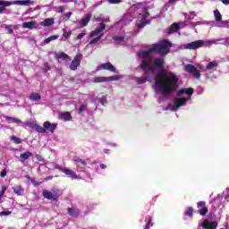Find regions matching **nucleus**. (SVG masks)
Here are the masks:
<instances>
[{
    "mask_svg": "<svg viewBox=\"0 0 229 229\" xmlns=\"http://www.w3.org/2000/svg\"><path fill=\"white\" fill-rule=\"evenodd\" d=\"M13 30H19V25H13Z\"/></svg>",
    "mask_w": 229,
    "mask_h": 229,
    "instance_id": "nucleus-61",
    "label": "nucleus"
},
{
    "mask_svg": "<svg viewBox=\"0 0 229 229\" xmlns=\"http://www.w3.org/2000/svg\"><path fill=\"white\" fill-rule=\"evenodd\" d=\"M214 17L216 22L215 25L216 28H226V26L228 25V21H223V16L221 15L219 10L214 11Z\"/></svg>",
    "mask_w": 229,
    "mask_h": 229,
    "instance_id": "nucleus-9",
    "label": "nucleus"
},
{
    "mask_svg": "<svg viewBox=\"0 0 229 229\" xmlns=\"http://www.w3.org/2000/svg\"><path fill=\"white\" fill-rule=\"evenodd\" d=\"M114 40L116 44H121L122 46L128 44L123 36H114Z\"/></svg>",
    "mask_w": 229,
    "mask_h": 229,
    "instance_id": "nucleus-28",
    "label": "nucleus"
},
{
    "mask_svg": "<svg viewBox=\"0 0 229 229\" xmlns=\"http://www.w3.org/2000/svg\"><path fill=\"white\" fill-rule=\"evenodd\" d=\"M216 67H217V62L213 61L207 64L206 69L208 71H214V69H216Z\"/></svg>",
    "mask_w": 229,
    "mask_h": 229,
    "instance_id": "nucleus-34",
    "label": "nucleus"
},
{
    "mask_svg": "<svg viewBox=\"0 0 229 229\" xmlns=\"http://www.w3.org/2000/svg\"><path fill=\"white\" fill-rule=\"evenodd\" d=\"M12 214V211H2L0 213V216H10Z\"/></svg>",
    "mask_w": 229,
    "mask_h": 229,
    "instance_id": "nucleus-53",
    "label": "nucleus"
},
{
    "mask_svg": "<svg viewBox=\"0 0 229 229\" xmlns=\"http://www.w3.org/2000/svg\"><path fill=\"white\" fill-rule=\"evenodd\" d=\"M31 12H33V10H32V9H29V10H27V13H31Z\"/></svg>",
    "mask_w": 229,
    "mask_h": 229,
    "instance_id": "nucleus-63",
    "label": "nucleus"
},
{
    "mask_svg": "<svg viewBox=\"0 0 229 229\" xmlns=\"http://www.w3.org/2000/svg\"><path fill=\"white\" fill-rule=\"evenodd\" d=\"M100 168H101V169H106V165L101 164V165H100Z\"/></svg>",
    "mask_w": 229,
    "mask_h": 229,
    "instance_id": "nucleus-59",
    "label": "nucleus"
},
{
    "mask_svg": "<svg viewBox=\"0 0 229 229\" xmlns=\"http://www.w3.org/2000/svg\"><path fill=\"white\" fill-rule=\"evenodd\" d=\"M3 12H4V8L0 7V13H3Z\"/></svg>",
    "mask_w": 229,
    "mask_h": 229,
    "instance_id": "nucleus-62",
    "label": "nucleus"
},
{
    "mask_svg": "<svg viewBox=\"0 0 229 229\" xmlns=\"http://www.w3.org/2000/svg\"><path fill=\"white\" fill-rule=\"evenodd\" d=\"M41 98L42 97L39 95V93H31L29 97V99L30 101H40Z\"/></svg>",
    "mask_w": 229,
    "mask_h": 229,
    "instance_id": "nucleus-32",
    "label": "nucleus"
},
{
    "mask_svg": "<svg viewBox=\"0 0 229 229\" xmlns=\"http://www.w3.org/2000/svg\"><path fill=\"white\" fill-rule=\"evenodd\" d=\"M4 30L7 31V33L12 35V33H13V25H5Z\"/></svg>",
    "mask_w": 229,
    "mask_h": 229,
    "instance_id": "nucleus-41",
    "label": "nucleus"
},
{
    "mask_svg": "<svg viewBox=\"0 0 229 229\" xmlns=\"http://www.w3.org/2000/svg\"><path fill=\"white\" fill-rule=\"evenodd\" d=\"M71 15H72V13H65L66 19H71Z\"/></svg>",
    "mask_w": 229,
    "mask_h": 229,
    "instance_id": "nucleus-56",
    "label": "nucleus"
},
{
    "mask_svg": "<svg viewBox=\"0 0 229 229\" xmlns=\"http://www.w3.org/2000/svg\"><path fill=\"white\" fill-rule=\"evenodd\" d=\"M45 180H46L47 182L49 181V180H53V176H51V175L47 176Z\"/></svg>",
    "mask_w": 229,
    "mask_h": 229,
    "instance_id": "nucleus-58",
    "label": "nucleus"
},
{
    "mask_svg": "<svg viewBox=\"0 0 229 229\" xmlns=\"http://www.w3.org/2000/svg\"><path fill=\"white\" fill-rule=\"evenodd\" d=\"M222 3H223L224 4H229V0H222Z\"/></svg>",
    "mask_w": 229,
    "mask_h": 229,
    "instance_id": "nucleus-60",
    "label": "nucleus"
},
{
    "mask_svg": "<svg viewBox=\"0 0 229 229\" xmlns=\"http://www.w3.org/2000/svg\"><path fill=\"white\" fill-rule=\"evenodd\" d=\"M105 28H106V25L105 23H100L96 30L89 33V37L92 38V40L89 41V46H92V44H98V42L103 38V35H105Z\"/></svg>",
    "mask_w": 229,
    "mask_h": 229,
    "instance_id": "nucleus-4",
    "label": "nucleus"
},
{
    "mask_svg": "<svg viewBox=\"0 0 229 229\" xmlns=\"http://www.w3.org/2000/svg\"><path fill=\"white\" fill-rule=\"evenodd\" d=\"M83 37H85V33H81L77 36V38L75 39L76 40H81V38H83Z\"/></svg>",
    "mask_w": 229,
    "mask_h": 229,
    "instance_id": "nucleus-54",
    "label": "nucleus"
},
{
    "mask_svg": "<svg viewBox=\"0 0 229 229\" xmlns=\"http://www.w3.org/2000/svg\"><path fill=\"white\" fill-rule=\"evenodd\" d=\"M6 189H8V187L6 186L2 187V190L0 191V199L4 196V192H6Z\"/></svg>",
    "mask_w": 229,
    "mask_h": 229,
    "instance_id": "nucleus-47",
    "label": "nucleus"
},
{
    "mask_svg": "<svg viewBox=\"0 0 229 229\" xmlns=\"http://www.w3.org/2000/svg\"><path fill=\"white\" fill-rule=\"evenodd\" d=\"M81 54H78L74 59L72 60V64H70L71 71H76L78 67H80V64H81Z\"/></svg>",
    "mask_w": 229,
    "mask_h": 229,
    "instance_id": "nucleus-14",
    "label": "nucleus"
},
{
    "mask_svg": "<svg viewBox=\"0 0 229 229\" xmlns=\"http://www.w3.org/2000/svg\"><path fill=\"white\" fill-rule=\"evenodd\" d=\"M45 69L46 71H49L51 69V67L49 66V64L47 63L45 64Z\"/></svg>",
    "mask_w": 229,
    "mask_h": 229,
    "instance_id": "nucleus-55",
    "label": "nucleus"
},
{
    "mask_svg": "<svg viewBox=\"0 0 229 229\" xmlns=\"http://www.w3.org/2000/svg\"><path fill=\"white\" fill-rule=\"evenodd\" d=\"M109 4H119V3H122L123 0H107Z\"/></svg>",
    "mask_w": 229,
    "mask_h": 229,
    "instance_id": "nucleus-48",
    "label": "nucleus"
},
{
    "mask_svg": "<svg viewBox=\"0 0 229 229\" xmlns=\"http://www.w3.org/2000/svg\"><path fill=\"white\" fill-rule=\"evenodd\" d=\"M30 157H33V153H31L30 151L20 154L21 160H28V158H30Z\"/></svg>",
    "mask_w": 229,
    "mask_h": 229,
    "instance_id": "nucleus-33",
    "label": "nucleus"
},
{
    "mask_svg": "<svg viewBox=\"0 0 229 229\" xmlns=\"http://www.w3.org/2000/svg\"><path fill=\"white\" fill-rule=\"evenodd\" d=\"M187 23L181 21L179 23H174L170 28L168 33H176L178 30H182V28H185Z\"/></svg>",
    "mask_w": 229,
    "mask_h": 229,
    "instance_id": "nucleus-15",
    "label": "nucleus"
},
{
    "mask_svg": "<svg viewBox=\"0 0 229 229\" xmlns=\"http://www.w3.org/2000/svg\"><path fill=\"white\" fill-rule=\"evenodd\" d=\"M56 12H57V13H62L65 12V6H64V5L59 6L56 9Z\"/></svg>",
    "mask_w": 229,
    "mask_h": 229,
    "instance_id": "nucleus-49",
    "label": "nucleus"
},
{
    "mask_svg": "<svg viewBox=\"0 0 229 229\" xmlns=\"http://www.w3.org/2000/svg\"><path fill=\"white\" fill-rule=\"evenodd\" d=\"M194 214V208L192 207H189L185 211L184 216H188V217H192Z\"/></svg>",
    "mask_w": 229,
    "mask_h": 229,
    "instance_id": "nucleus-36",
    "label": "nucleus"
},
{
    "mask_svg": "<svg viewBox=\"0 0 229 229\" xmlns=\"http://www.w3.org/2000/svg\"><path fill=\"white\" fill-rule=\"evenodd\" d=\"M71 35H72L71 30L67 31V30H64V34H63L64 38H69V37H71Z\"/></svg>",
    "mask_w": 229,
    "mask_h": 229,
    "instance_id": "nucleus-46",
    "label": "nucleus"
},
{
    "mask_svg": "<svg viewBox=\"0 0 229 229\" xmlns=\"http://www.w3.org/2000/svg\"><path fill=\"white\" fill-rule=\"evenodd\" d=\"M37 26V21H26L22 24V28L27 30H33Z\"/></svg>",
    "mask_w": 229,
    "mask_h": 229,
    "instance_id": "nucleus-27",
    "label": "nucleus"
},
{
    "mask_svg": "<svg viewBox=\"0 0 229 229\" xmlns=\"http://www.w3.org/2000/svg\"><path fill=\"white\" fill-rule=\"evenodd\" d=\"M92 18V14H88L81 21H78L80 28H85L89 22H90V19Z\"/></svg>",
    "mask_w": 229,
    "mask_h": 229,
    "instance_id": "nucleus-21",
    "label": "nucleus"
},
{
    "mask_svg": "<svg viewBox=\"0 0 229 229\" xmlns=\"http://www.w3.org/2000/svg\"><path fill=\"white\" fill-rule=\"evenodd\" d=\"M56 128H58V123H51L49 121H46L43 123V127L41 126L39 133H47V131H50V133H55Z\"/></svg>",
    "mask_w": 229,
    "mask_h": 229,
    "instance_id": "nucleus-8",
    "label": "nucleus"
},
{
    "mask_svg": "<svg viewBox=\"0 0 229 229\" xmlns=\"http://www.w3.org/2000/svg\"><path fill=\"white\" fill-rule=\"evenodd\" d=\"M14 3H15V1L8 2V1L0 0L1 6H12V4H15Z\"/></svg>",
    "mask_w": 229,
    "mask_h": 229,
    "instance_id": "nucleus-39",
    "label": "nucleus"
},
{
    "mask_svg": "<svg viewBox=\"0 0 229 229\" xmlns=\"http://www.w3.org/2000/svg\"><path fill=\"white\" fill-rule=\"evenodd\" d=\"M105 101H106V98H101V99H100V103H101V105L105 106Z\"/></svg>",
    "mask_w": 229,
    "mask_h": 229,
    "instance_id": "nucleus-57",
    "label": "nucleus"
},
{
    "mask_svg": "<svg viewBox=\"0 0 229 229\" xmlns=\"http://www.w3.org/2000/svg\"><path fill=\"white\" fill-rule=\"evenodd\" d=\"M124 78L123 75H114L110 77H94L91 81L93 83H108V81H119V80Z\"/></svg>",
    "mask_w": 229,
    "mask_h": 229,
    "instance_id": "nucleus-6",
    "label": "nucleus"
},
{
    "mask_svg": "<svg viewBox=\"0 0 229 229\" xmlns=\"http://www.w3.org/2000/svg\"><path fill=\"white\" fill-rule=\"evenodd\" d=\"M199 216H205L206 214H208V208H202L199 209Z\"/></svg>",
    "mask_w": 229,
    "mask_h": 229,
    "instance_id": "nucleus-40",
    "label": "nucleus"
},
{
    "mask_svg": "<svg viewBox=\"0 0 229 229\" xmlns=\"http://www.w3.org/2000/svg\"><path fill=\"white\" fill-rule=\"evenodd\" d=\"M11 140H13L14 142V144H21L22 143V140L21 139L17 138V136H12Z\"/></svg>",
    "mask_w": 229,
    "mask_h": 229,
    "instance_id": "nucleus-42",
    "label": "nucleus"
},
{
    "mask_svg": "<svg viewBox=\"0 0 229 229\" xmlns=\"http://www.w3.org/2000/svg\"><path fill=\"white\" fill-rule=\"evenodd\" d=\"M214 44H217V39H207V40H196L191 43L184 44L181 47V49H199V47H210V46H214Z\"/></svg>",
    "mask_w": 229,
    "mask_h": 229,
    "instance_id": "nucleus-3",
    "label": "nucleus"
},
{
    "mask_svg": "<svg viewBox=\"0 0 229 229\" xmlns=\"http://www.w3.org/2000/svg\"><path fill=\"white\" fill-rule=\"evenodd\" d=\"M138 15V20L136 21V26L138 28H144L146 24H149V13L148 9L142 6L140 4H134L131 7L129 13L125 14L119 21L118 26H124L129 24L133 21V16Z\"/></svg>",
    "mask_w": 229,
    "mask_h": 229,
    "instance_id": "nucleus-2",
    "label": "nucleus"
},
{
    "mask_svg": "<svg viewBox=\"0 0 229 229\" xmlns=\"http://www.w3.org/2000/svg\"><path fill=\"white\" fill-rule=\"evenodd\" d=\"M135 81L138 83V85H143V83H146V81H148V79L146 77H140L136 78Z\"/></svg>",
    "mask_w": 229,
    "mask_h": 229,
    "instance_id": "nucleus-38",
    "label": "nucleus"
},
{
    "mask_svg": "<svg viewBox=\"0 0 229 229\" xmlns=\"http://www.w3.org/2000/svg\"><path fill=\"white\" fill-rule=\"evenodd\" d=\"M171 43L167 40H163L157 45H152L147 51L140 50L138 52V56L141 60L140 68L148 74H156L157 69L159 72L157 73L155 81L157 87H171V85H178V76L173 72H169L162 68L164 65V58H155L154 53L159 55H167L169 53Z\"/></svg>",
    "mask_w": 229,
    "mask_h": 229,
    "instance_id": "nucleus-1",
    "label": "nucleus"
},
{
    "mask_svg": "<svg viewBox=\"0 0 229 229\" xmlns=\"http://www.w3.org/2000/svg\"><path fill=\"white\" fill-rule=\"evenodd\" d=\"M31 183L35 186V187H38V185H42V182H37L35 180H31Z\"/></svg>",
    "mask_w": 229,
    "mask_h": 229,
    "instance_id": "nucleus-51",
    "label": "nucleus"
},
{
    "mask_svg": "<svg viewBox=\"0 0 229 229\" xmlns=\"http://www.w3.org/2000/svg\"><path fill=\"white\" fill-rule=\"evenodd\" d=\"M13 191L14 194H17V196H23L24 194V188L21 185H16L15 187H13Z\"/></svg>",
    "mask_w": 229,
    "mask_h": 229,
    "instance_id": "nucleus-26",
    "label": "nucleus"
},
{
    "mask_svg": "<svg viewBox=\"0 0 229 229\" xmlns=\"http://www.w3.org/2000/svg\"><path fill=\"white\" fill-rule=\"evenodd\" d=\"M145 221H147V224H146L144 229H149V228H151V226H153L151 216H146Z\"/></svg>",
    "mask_w": 229,
    "mask_h": 229,
    "instance_id": "nucleus-35",
    "label": "nucleus"
},
{
    "mask_svg": "<svg viewBox=\"0 0 229 229\" xmlns=\"http://www.w3.org/2000/svg\"><path fill=\"white\" fill-rule=\"evenodd\" d=\"M73 162L76 164L77 167H81V165L85 167L87 165V162L80 157L73 158Z\"/></svg>",
    "mask_w": 229,
    "mask_h": 229,
    "instance_id": "nucleus-30",
    "label": "nucleus"
},
{
    "mask_svg": "<svg viewBox=\"0 0 229 229\" xmlns=\"http://www.w3.org/2000/svg\"><path fill=\"white\" fill-rule=\"evenodd\" d=\"M202 228L204 229H216L217 228V222H208V220H204L202 223Z\"/></svg>",
    "mask_w": 229,
    "mask_h": 229,
    "instance_id": "nucleus-19",
    "label": "nucleus"
},
{
    "mask_svg": "<svg viewBox=\"0 0 229 229\" xmlns=\"http://www.w3.org/2000/svg\"><path fill=\"white\" fill-rule=\"evenodd\" d=\"M208 21H199L195 22H191V28H196V26H208Z\"/></svg>",
    "mask_w": 229,
    "mask_h": 229,
    "instance_id": "nucleus-31",
    "label": "nucleus"
},
{
    "mask_svg": "<svg viewBox=\"0 0 229 229\" xmlns=\"http://www.w3.org/2000/svg\"><path fill=\"white\" fill-rule=\"evenodd\" d=\"M184 94H187V96H192V94H194V89L192 88H183L177 91L178 98H182V96H183Z\"/></svg>",
    "mask_w": 229,
    "mask_h": 229,
    "instance_id": "nucleus-16",
    "label": "nucleus"
},
{
    "mask_svg": "<svg viewBox=\"0 0 229 229\" xmlns=\"http://www.w3.org/2000/svg\"><path fill=\"white\" fill-rule=\"evenodd\" d=\"M4 119L9 124H21V123H22V121H21V119L14 118L12 116H4Z\"/></svg>",
    "mask_w": 229,
    "mask_h": 229,
    "instance_id": "nucleus-23",
    "label": "nucleus"
},
{
    "mask_svg": "<svg viewBox=\"0 0 229 229\" xmlns=\"http://www.w3.org/2000/svg\"><path fill=\"white\" fill-rule=\"evenodd\" d=\"M56 169L61 171V173H64L68 176V178H71L72 180H76L78 179V174H76V172L72 171V169H69L67 167H62V166H57Z\"/></svg>",
    "mask_w": 229,
    "mask_h": 229,
    "instance_id": "nucleus-12",
    "label": "nucleus"
},
{
    "mask_svg": "<svg viewBox=\"0 0 229 229\" xmlns=\"http://www.w3.org/2000/svg\"><path fill=\"white\" fill-rule=\"evenodd\" d=\"M95 21H97V22H108V20L103 18V16L95 17Z\"/></svg>",
    "mask_w": 229,
    "mask_h": 229,
    "instance_id": "nucleus-44",
    "label": "nucleus"
},
{
    "mask_svg": "<svg viewBox=\"0 0 229 229\" xmlns=\"http://www.w3.org/2000/svg\"><path fill=\"white\" fill-rule=\"evenodd\" d=\"M14 4H18V6H33V4H35V1H33V0H16V1H14Z\"/></svg>",
    "mask_w": 229,
    "mask_h": 229,
    "instance_id": "nucleus-18",
    "label": "nucleus"
},
{
    "mask_svg": "<svg viewBox=\"0 0 229 229\" xmlns=\"http://www.w3.org/2000/svg\"><path fill=\"white\" fill-rule=\"evenodd\" d=\"M7 174H8V172H6V169L2 170V172L0 174L1 178H4Z\"/></svg>",
    "mask_w": 229,
    "mask_h": 229,
    "instance_id": "nucleus-52",
    "label": "nucleus"
},
{
    "mask_svg": "<svg viewBox=\"0 0 229 229\" xmlns=\"http://www.w3.org/2000/svg\"><path fill=\"white\" fill-rule=\"evenodd\" d=\"M59 119H61V121H72V115H71V113L69 112H64V113H61L59 114Z\"/></svg>",
    "mask_w": 229,
    "mask_h": 229,
    "instance_id": "nucleus-24",
    "label": "nucleus"
},
{
    "mask_svg": "<svg viewBox=\"0 0 229 229\" xmlns=\"http://www.w3.org/2000/svg\"><path fill=\"white\" fill-rule=\"evenodd\" d=\"M196 17V13L194 12H190L189 13L185 14L186 21H192Z\"/></svg>",
    "mask_w": 229,
    "mask_h": 229,
    "instance_id": "nucleus-37",
    "label": "nucleus"
},
{
    "mask_svg": "<svg viewBox=\"0 0 229 229\" xmlns=\"http://www.w3.org/2000/svg\"><path fill=\"white\" fill-rule=\"evenodd\" d=\"M87 110V105H81L80 107H79V114H83V112H85Z\"/></svg>",
    "mask_w": 229,
    "mask_h": 229,
    "instance_id": "nucleus-45",
    "label": "nucleus"
},
{
    "mask_svg": "<svg viewBox=\"0 0 229 229\" xmlns=\"http://www.w3.org/2000/svg\"><path fill=\"white\" fill-rule=\"evenodd\" d=\"M43 197L46 198V199H51L53 201H56V199L60 198V191L58 190H52V191L44 190Z\"/></svg>",
    "mask_w": 229,
    "mask_h": 229,
    "instance_id": "nucleus-10",
    "label": "nucleus"
},
{
    "mask_svg": "<svg viewBox=\"0 0 229 229\" xmlns=\"http://www.w3.org/2000/svg\"><path fill=\"white\" fill-rule=\"evenodd\" d=\"M98 71H110V72H117V69L114 68V66L110 63L98 64L96 69V72H98Z\"/></svg>",
    "mask_w": 229,
    "mask_h": 229,
    "instance_id": "nucleus-11",
    "label": "nucleus"
},
{
    "mask_svg": "<svg viewBox=\"0 0 229 229\" xmlns=\"http://www.w3.org/2000/svg\"><path fill=\"white\" fill-rule=\"evenodd\" d=\"M191 99V97L188 98H174L172 99V102L174 103V106L172 107V110L174 112H176L181 106H185L187 105V102Z\"/></svg>",
    "mask_w": 229,
    "mask_h": 229,
    "instance_id": "nucleus-7",
    "label": "nucleus"
},
{
    "mask_svg": "<svg viewBox=\"0 0 229 229\" xmlns=\"http://www.w3.org/2000/svg\"><path fill=\"white\" fill-rule=\"evenodd\" d=\"M23 128H32L38 131V133H40L41 126L34 122H25Z\"/></svg>",
    "mask_w": 229,
    "mask_h": 229,
    "instance_id": "nucleus-17",
    "label": "nucleus"
},
{
    "mask_svg": "<svg viewBox=\"0 0 229 229\" xmlns=\"http://www.w3.org/2000/svg\"><path fill=\"white\" fill-rule=\"evenodd\" d=\"M184 71L186 72H189V74H191L193 78L199 80V78L201 77V73H199V71H203V65H201L200 64H197L196 66L192 64H186L184 66Z\"/></svg>",
    "mask_w": 229,
    "mask_h": 229,
    "instance_id": "nucleus-5",
    "label": "nucleus"
},
{
    "mask_svg": "<svg viewBox=\"0 0 229 229\" xmlns=\"http://www.w3.org/2000/svg\"><path fill=\"white\" fill-rule=\"evenodd\" d=\"M206 207H207V202H205V201L197 202V208H199V210L200 208H205Z\"/></svg>",
    "mask_w": 229,
    "mask_h": 229,
    "instance_id": "nucleus-43",
    "label": "nucleus"
},
{
    "mask_svg": "<svg viewBox=\"0 0 229 229\" xmlns=\"http://www.w3.org/2000/svg\"><path fill=\"white\" fill-rule=\"evenodd\" d=\"M39 24L40 26H44L45 28H49V26H53V24H55V18H47Z\"/></svg>",
    "mask_w": 229,
    "mask_h": 229,
    "instance_id": "nucleus-22",
    "label": "nucleus"
},
{
    "mask_svg": "<svg viewBox=\"0 0 229 229\" xmlns=\"http://www.w3.org/2000/svg\"><path fill=\"white\" fill-rule=\"evenodd\" d=\"M176 0H169V3H174Z\"/></svg>",
    "mask_w": 229,
    "mask_h": 229,
    "instance_id": "nucleus-64",
    "label": "nucleus"
},
{
    "mask_svg": "<svg viewBox=\"0 0 229 229\" xmlns=\"http://www.w3.org/2000/svg\"><path fill=\"white\" fill-rule=\"evenodd\" d=\"M35 157L38 162H44V157L40 154H36Z\"/></svg>",
    "mask_w": 229,
    "mask_h": 229,
    "instance_id": "nucleus-50",
    "label": "nucleus"
},
{
    "mask_svg": "<svg viewBox=\"0 0 229 229\" xmlns=\"http://www.w3.org/2000/svg\"><path fill=\"white\" fill-rule=\"evenodd\" d=\"M59 37V35L50 36L49 38L44 39V41L41 43V46H47V44H49V42H53V40H57Z\"/></svg>",
    "mask_w": 229,
    "mask_h": 229,
    "instance_id": "nucleus-29",
    "label": "nucleus"
},
{
    "mask_svg": "<svg viewBox=\"0 0 229 229\" xmlns=\"http://www.w3.org/2000/svg\"><path fill=\"white\" fill-rule=\"evenodd\" d=\"M174 90V87H156L155 91L160 92L162 96H169Z\"/></svg>",
    "mask_w": 229,
    "mask_h": 229,
    "instance_id": "nucleus-13",
    "label": "nucleus"
},
{
    "mask_svg": "<svg viewBox=\"0 0 229 229\" xmlns=\"http://www.w3.org/2000/svg\"><path fill=\"white\" fill-rule=\"evenodd\" d=\"M57 60H65V62H71V57L67 54L62 52L55 55Z\"/></svg>",
    "mask_w": 229,
    "mask_h": 229,
    "instance_id": "nucleus-25",
    "label": "nucleus"
},
{
    "mask_svg": "<svg viewBox=\"0 0 229 229\" xmlns=\"http://www.w3.org/2000/svg\"><path fill=\"white\" fill-rule=\"evenodd\" d=\"M67 212L71 217H80V208H68Z\"/></svg>",
    "mask_w": 229,
    "mask_h": 229,
    "instance_id": "nucleus-20",
    "label": "nucleus"
}]
</instances>
